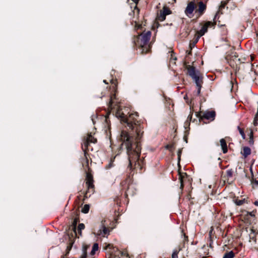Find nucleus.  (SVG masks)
Returning a JSON list of instances; mask_svg holds the SVG:
<instances>
[{
    "label": "nucleus",
    "instance_id": "f257e3e1",
    "mask_svg": "<svg viewBox=\"0 0 258 258\" xmlns=\"http://www.w3.org/2000/svg\"><path fill=\"white\" fill-rule=\"evenodd\" d=\"M143 135L140 134L139 137H137L135 139L130 136L128 133L122 131L120 135V140L121 141V145H124L127 150L128 156L129 166L131 168L134 166L136 167L138 164V160L141 154V145L139 140Z\"/></svg>",
    "mask_w": 258,
    "mask_h": 258
},
{
    "label": "nucleus",
    "instance_id": "f03ea898",
    "mask_svg": "<svg viewBox=\"0 0 258 258\" xmlns=\"http://www.w3.org/2000/svg\"><path fill=\"white\" fill-rule=\"evenodd\" d=\"M139 114L137 112L130 113L128 117L124 118V122L127 123V126L132 130L135 129L138 137H139L140 134H143V127L141 126L139 121L138 120Z\"/></svg>",
    "mask_w": 258,
    "mask_h": 258
},
{
    "label": "nucleus",
    "instance_id": "7ed1b4c3",
    "mask_svg": "<svg viewBox=\"0 0 258 258\" xmlns=\"http://www.w3.org/2000/svg\"><path fill=\"white\" fill-rule=\"evenodd\" d=\"M185 69L187 70L186 74L195 81L198 87V94L199 95L203 84V77L200 71L193 66L186 65Z\"/></svg>",
    "mask_w": 258,
    "mask_h": 258
},
{
    "label": "nucleus",
    "instance_id": "20e7f679",
    "mask_svg": "<svg viewBox=\"0 0 258 258\" xmlns=\"http://www.w3.org/2000/svg\"><path fill=\"white\" fill-rule=\"evenodd\" d=\"M151 33L148 31L145 33H142L137 38L135 41V44L140 47L143 53H146L150 51V46L149 41L150 39Z\"/></svg>",
    "mask_w": 258,
    "mask_h": 258
},
{
    "label": "nucleus",
    "instance_id": "39448f33",
    "mask_svg": "<svg viewBox=\"0 0 258 258\" xmlns=\"http://www.w3.org/2000/svg\"><path fill=\"white\" fill-rule=\"evenodd\" d=\"M216 17H215L213 22L208 21L206 22L204 25L202 27L201 29L198 31H197L196 35L197 38L196 40V42H197L199 39V38L204 35L208 30V27H214L215 25H217L218 26H224V25L221 24L220 21H217L216 19Z\"/></svg>",
    "mask_w": 258,
    "mask_h": 258
},
{
    "label": "nucleus",
    "instance_id": "423d86ee",
    "mask_svg": "<svg viewBox=\"0 0 258 258\" xmlns=\"http://www.w3.org/2000/svg\"><path fill=\"white\" fill-rule=\"evenodd\" d=\"M97 142V139L94 138L91 134H87L86 138L83 140L82 144V149L84 151V156L87 160V164H88V160L87 159L86 154L87 151L88 149V146L90 143H95Z\"/></svg>",
    "mask_w": 258,
    "mask_h": 258
},
{
    "label": "nucleus",
    "instance_id": "0eeeda50",
    "mask_svg": "<svg viewBox=\"0 0 258 258\" xmlns=\"http://www.w3.org/2000/svg\"><path fill=\"white\" fill-rule=\"evenodd\" d=\"M86 184L87 187V190L86 192L85 196H88L89 194L90 196L91 194H93L95 191V186L94 184V180L93 175L90 173H87L86 178Z\"/></svg>",
    "mask_w": 258,
    "mask_h": 258
},
{
    "label": "nucleus",
    "instance_id": "6e6552de",
    "mask_svg": "<svg viewBox=\"0 0 258 258\" xmlns=\"http://www.w3.org/2000/svg\"><path fill=\"white\" fill-rule=\"evenodd\" d=\"M230 0H223L221 5L219 7L218 10L217 11L215 16H219L221 15L225 14V11L227 10V8H226V5L229 3Z\"/></svg>",
    "mask_w": 258,
    "mask_h": 258
},
{
    "label": "nucleus",
    "instance_id": "1a4fd4ad",
    "mask_svg": "<svg viewBox=\"0 0 258 258\" xmlns=\"http://www.w3.org/2000/svg\"><path fill=\"white\" fill-rule=\"evenodd\" d=\"M197 5L194 1L189 2L186 7L184 12L186 15H191L196 10Z\"/></svg>",
    "mask_w": 258,
    "mask_h": 258
},
{
    "label": "nucleus",
    "instance_id": "9d476101",
    "mask_svg": "<svg viewBox=\"0 0 258 258\" xmlns=\"http://www.w3.org/2000/svg\"><path fill=\"white\" fill-rule=\"evenodd\" d=\"M206 8V5L204 2L200 1L197 4L196 13L199 15H202L205 12Z\"/></svg>",
    "mask_w": 258,
    "mask_h": 258
},
{
    "label": "nucleus",
    "instance_id": "9b49d317",
    "mask_svg": "<svg viewBox=\"0 0 258 258\" xmlns=\"http://www.w3.org/2000/svg\"><path fill=\"white\" fill-rule=\"evenodd\" d=\"M134 4H133V6L131 7V8H134V10H133V15L134 16H138L139 15L140 10L139 8L137 7V4L138 3L140 0H132Z\"/></svg>",
    "mask_w": 258,
    "mask_h": 258
},
{
    "label": "nucleus",
    "instance_id": "f8f14e48",
    "mask_svg": "<svg viewBox=\"0 0 258 258\" xmlns=\"http://www.w3.org/2000/svg\"><path fill=\"white\" fill-rule=\"evenodd\" d=\"M241 154L244 158H246L251 154V149L248 147H243L241 151Z\"/></svg>",
    "mask_w": 258,
    "mask_h": 258
},
{
    "label": "nucleus",
    "instance_id": "ddd939ff",
    "mask_svg": "<svg viewBox=\"0 0 258 258\" xmlns=\"http://www.w3.org/2000/svg\"><path fill=\"white\" fill-rule=\"evenodd\" d=\"M215 116L214 111L206 112L203 114V117L209 120H214Z\"/></svg>",
    "mask_w": 258,
    "mask_h": 258
},
{
    "label": "nucleus",
    "instance_id": "4468645a",
    "mask_svg": "<svg viewBox=\"0 0 258 258\" xmlns=\"http://www.w3.org/2000/svg\"><path fill=\"white\" fill-rule=\"evenodd\" d=\"M172 12L170 9L166 6H164L162 10L161 11L160 16H166L171 14Z\"/></svg>",
    "mask_w": 258,
    "mask_h": 258
},
{
    "label": "nucleus",
    "instance_id": "2eb2a0df",
    "mask_svg": "<svg viewBox=\"0 0 258 258\" xmlns=\"http://www.w3.org/2000/svg\"><path fill=\"white\" fill-rule=\"evenodd\" d=\"M220 145L222 148L223 153L225 154L227 152V146L225 140L224 139H222L220 141Z\"/></svg>",
    "mask_w": 258,
    "mask_h": 258
},
{
    "label": "nucleus",
    "instance_id": "dca6fc26",
    "mask_svg": "<svg viewBox=\"0 0 258 258\" xmlns=\"http://www.w3.org/2000/svg\"><path fill=\"white\" fill-rule=\"evenodd\" d=\"M250 231H251V232L249 235H250L249 242H253V243H255L256 241V239L255 237L256 233L253 229H251Z\"/></svg>",
    "mask_w": 258,
    "mask_h": 258
},
{
    "label": "nucleus",
    "instance_id": "f3484780",
    "mask_svg": "<svg viewBox=\"0 0 258 258\" xmlns=\"http://www.w3.org/2000/svg\"><path fill=\"white\" fill-rule=\"evenodd\" d=\"M136 18V20L134 21L135 22V28L136 30H138L140 29H141L142 27V25H145V24H144V22L142 20L141 21V23H140L139 20H137L138 17H135Z\"/></svg>",
    "mask_w": 258,
    "mask_h": 258
},
{
    "label": "nucleus",
    "instance_id": "a211bd4d",
    "mask_svg": "<svg viewBox=\"0 0 258 258\" xmlns=\"http://www.w3.org/2000/svg\"><path fill=\"white\" fill-rule=\"evenodd\" d=\"M179 179L180 180V184H181L180 186L181 188H182L183 187V179L186 177L187 174L186 173H179Z\"/></svg>",
    "mask_w": 258,
    "mask_h": 258
},
{
    "label": "nucleus",
    "instance_id": "6ab92c4d",
    "mask_svg": "<svg viewBox=\"0 0 258 258\" xmlns=\"http://www.w3.org/2000/svg\"><path fill=\"white\" fill-rule=\"evenodd\" d=\"M116 116L117 117L120 118L121 119V121L124 122V118H125V114L120 111V110H118L116 113Z\"/></svg>",
    "mask_w": 258,
    "mask_h": 258
},
{
    "label": "nucleus",
    "instance_id": "aec40b11",
    "mask_svg": "<svg viewBox=\"0 0 258 258\" xmlns=\"http://www.w3.org/2000/svg\"><path fill=\"white\" fill-rule=\"evenodd\" d=\"M102 231H101V230H100V231L98 233V235H101V234L105 235L108 233V230L107 228L105 226L104 224L103 223H102Z\"/></svg>",
    "mask_w": 258,
    "mask_h": 258
},
{
    "label": "nucleus",
    "instance_id": "412c9836",
    "mask_svg": "<svg viewBox=\"0 0 258 258\" xmlns=\"http://www.w3.org/2000/svg\"><path fill=\"white\" fill-rule=\"evenodd\" d=\"M117 82L116 80H112L111 81V86L110 89L112 90V91L113 92H115L117 89Z\"/></svg>",
    "mask_w": 258,
    "mask_h": 258
},
{
    "label": "nucleus",
    "instance_id": "4be33fe9",
    "mask_svg": "<svg viewBox=\"0 0 258 258\" xmlns=\"http://www.w3.org/2000/svg\"><path fill=\"white\" fill-rule=\"evenodd\" d=\"M234 171L232 169H229L226 170V174L228 178H230L233 177Z\"/></svg>",
    "mask_w": 258,
    "mask_h": 258
},
{
    "label": "nucleus",
    "instance_id": "5701e85b",
    "mask_svg": "<svg viewBox=\"0 0 258 258\" xmlns=\"http://www.w3.org/2000/svg\"><path fill=\"white\" fill-rule=\"evenodd\" d=\"M235 203L238 206H240L245 203H247V200L245 199L242 200L236 199L235 200Z\"/></svg>",
    "mask_w": 258,
    "mask_h": 258
},
{
    "label": "nucleus",
    "instance_id": "b1692460",
    "mask_svg": "<svg viewBox=\"0 0 258 258\" xmlns=\"http://www.w3.org/2000/svg\"><path fill=\"white\" fill-rule=\"evenodd\" d=\"M249 136V140L248 141V143H249V145L252 146L254 144V141H253V132L251 130L250 131Z\"/></svg>",
    "mask_w": 258,
    "mask_h": 258
},
{
    "label": "nucleus",
    "instance_id": "393cba45",
    "mask_svg": "<svg viewBox=\"0 0 258 258\" xmlns=\"http://www.w3.org/2000/svg\"><path fill=\"white\" fill-rule=\"evenodd\" d=\"M98 250V244L96 243H94L92 247V249L91 252V254L93 255L96 251Z\"/></svg>",
    "mask_w": 258,
    "mask_h": 258
},
{
    "label": "nucleus",
    "instance_id": "a878e982",
    "mask_svg": "<svg viewBox=\"0 0 258 258\" xmlns=\"http://www.w3.org/2000/svg\"><path fill=\"white\" fill-rule=\"evenodd\" d=\"M89 209L90 206L89 205L86 204L82 208L81 212L83 213L86 214L88 213Z\"/></svg>",
    "mask_w": 258,
    "mask_h": 258
},
{
    "label": "nucleus",
    "instance_id": "bb28decb",
    "mask_svg": "<svg viewBox=\"0 0 258 258\" xmlns=\"http://www.w3.org/2000/svg\"><path fill=\"white\" fill-rule=\"evenodd\" d=\"M234 256V252L232 251H230L226 253L224 255L223 258H233Z\"/></svg>",
    "mask_w": 258,
    "mask_h": 258
},
{
    "label": "nucleus",
    "instance_id": "cd10ccee",
    "mask_svg": "<svg viewBox=\"0 0 258 258\" xmlns=\"http://www.w3.org/2000/svg\"><path fill=\"white\" fill-rule=\"evenodd\" d=\"M85 228V225L83 223L79 224L78 227V231L80 235H82V230Z\"/></svg>",
    "mask_w": 258,
    "mask_h": 258
},
{
    "label": "nucleus",
    "instance_id": "c85d7f7f",
    "mask_svg": "<svg viewBox=\"0 0 258 258\" xmlns=\"http://www.w3.org/2000/svg\"><path fill=\"white\" fill-rule=\"evenodd\" d=\"M237 129L239 132V134L241 135L243 139H245V135L244 132V131L242 128H241L240 126H237Z\"/></svg>",
    "mask_w": 258,
    "mask_h": 258
},
{
    "label": "nucleus",
    "instance_id": "c756f323",
    "mask_svg": "<svg viewBox=\"0 0 258 258\" xmlns=\"http://www.w3.org/2000/svg\"><path fill=\"white\" fill-rule=\"evenodd\" d=\"M179 250H174L172 254V258H178V253L179 252Z\"/></svg>",
    "mask_w": 258,
    "mask_h": 258
},
{
    "label": "nucleus",
    "instance_id": "7c9ffc66",
    "mask_svg": "<svg viewBox=\"0 0 258 258\" xmlns=\"http://www.w3.org/2000/svg\"><path fill=\"white\" fill-rule=\"evenodd\" d=\"M257 120H258V115L256 114L254 117V121H253V124L254 125H256L257 124Z\"/></svg>",
    "mask_w": 258,
    "mask_h": 258
},
{
    "label": "nucleus",
    "instance_id": "2f4dec72",
    "mask_svg": "<svg viewBox=\"0 0 258 258\" xmlns=\"http://www.w3.org/2000/svg\"><path fill=\"white\" fill-rule=\"evenodd\" d=\"M76 225H77V222L76 220H75L73 222V230L74 232L76 234Z\"/></svg>",
    "mask_w": 258,
    "mask_h": 258
},
{
    "label": "nucleus",
    "instance_id": "473e14b6",
    "mask_svg": "<svg viewBox=\"0 0 258 258\" xmlns=\"http://www.w3.org/2000/svg\"><path fill=\"white\" fill-rule=\"evenodd\" d=\"M112 99H113V95H111V96H110V101H109V105H108L109 108H111V106L112 103Z\"/></svg>",
    "mask_w": 258,
    "mask_h": 258
},
{
    "label": "nucleus",
    "instance_id": "72a5a7b5",
    "mask_svg": "<svg viewBox=\"0 0 258 258\" xmlns=\"http://www.w3.org/2000/svg\"><path fill=\"white\" fill-rule=\"evenodd\" d=\"M251 183L252 184H254L255 185H258V180L252 179L251 180Z\"/></svg>",
    "mask_w": 258,
    "mask_h": 258
},
{
    "label": "nucleus",
    "instance_id": "f704fd0d",
    "mask_svg": "<svg viewBox=\"0 0 258 258\" xmlns=\"http://www.w3.org/2000/svg\"><path fill=\"white\" fill-rule=\"evenodd\" d=\"M166 17H157L158 20L163 21L165 20Z\"/></svg>",
    "mask_w": 258,
    "mask_h": 258
},
{
    "label": "nucleus",
    "instance_id": "c9c22d12",
    "mask_svg": "<svg viewBox=\"0 0 258 258\" xmlns=\"http://www.w3.org/2000/svg\"><path fill=\"white\" fill-rule=\"evenodd\" d=\"M181 151L180 150H179L178 152V158L179 159L180 157V154H181Z\"/></svg>",
    "mask_w": 258,
    "mask_h": 258
},
{
    "label": "nucleus",
    "instance_id": "e433bc0d",
    "mask_svg": "<svg viewBox=\"0 0 258 258\" xmlns=\"http://www.w3.org/2000/svg\"><path fill=\"white\" fill-rule=\"evenodd\" d=\"M254 204L255 206H258V201H255V202H254Z\"/></svg>",
    "mask_w": 258,
    "mask_h": 258
},
{
    "label": "nucleus",
    "instance_id": "4c0bfd02",
    "mask_svg": "<svg viewBox=\"0 0 258 258\" xmlns=\"http://www.w3.org/2000/svg\"><path fill=\"white\" fill-rule=\"evenodd\" d=\"M186 52L187 53V54H190V53H191V51H188V52L187 51Z\"/></svg>",
    "mask_w": 258,
    "mask_h": 258
},
{
    "label": "nucleus",
    "instance_id": "58836bf2",
    "mask_svg": "<svg viewBox=\"0 0 258 258\" xmlns=\"http://www.w3.org/2000/svg\"><path fill=\"white\" fill-rule=\"evenodd\" d=\"M256 114L258 115V102H257V113H256Z\"/></svg>",
    "mask_w": 258,
    "mask_h": 258
},
{
    "label": "nucleus",
    "instance_id": "ea45409f",
    "mask_svg": "<svg viewBox=\"0 0 258 258\" xmlns=\"http://www.w3.org/2000/svg\"><path fill=\"white\" fill-rule=\"evenodd\" d=\"M103 82L106 83V81L105 80H104Z\"/></svg>",
    "mask_w": 258,
    "mask_h": 258
}]
</instances>
